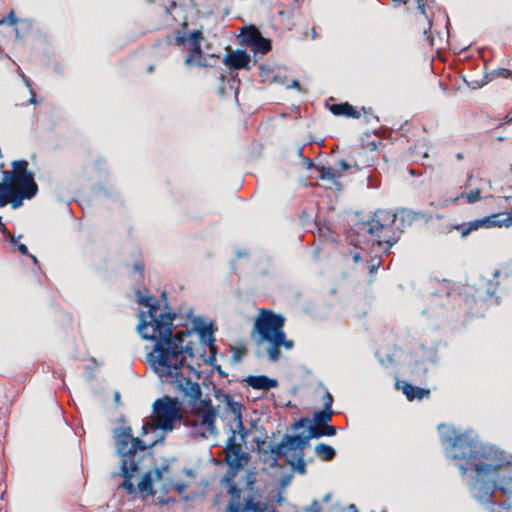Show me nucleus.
Segmentation results:
<instances>
[{"label":"nucleus","instance_id":"f257e3e1","mask_svg":"<svg viewBox=\"0 0 512 512\" xmlns=\"http://www.w3.org/2000/svg\"><path fill=\"white\" fill-rule=\"evenodd\" d=\"M151 322L145 319V312L140 314V321L137 330L141 337L145 340L155 341L152 352L148 354V361L153 371L160 379H171V383L178 392L191 398V402L195 403L201 396L202 390L198 382L191 381L190 378L183 375V368H187L196 379L202 377L203 372L196 369L191 364H185V357H181L173 362V354L177 352L176 347L171 346L172 330L165 328L158 332L157 336L145 333L144 330L150 326Z\"/></svg>","mask_w":512,"mask_h":512},{"label":"nucleus","instance_id":"f03ea898","mask_svg":"<svg viewBox=\"0 0 512 512\" xmlns=\"http://www.w3.org/2000/svg\"><path fill=\"white\" fill-rule=\"evenodd\" d=\"M285 317L280 313L262 309L255 319L253 333H256L255 343L268 344L267 354L270 362H277L281 357L280 348L291 350L294 342L287 339L284 331Z\"/></svg>","mask_w":512,"mask_h":512},{"label":"nucleus","instance_id":"7ed1b4c3","mask_svg":"<svg viewBox=\"0 0 512 512\" xmlns=\"http://www.w3.org/2000/svg\"><path fill=\"white\" fill-rule=\"evenodd\" d=\"M12 176L18 182L19 192L11 196L9 204L13 209H17L23 205L24 199H32L38 193V185L34 179V173L28 170V162L26 160H15L12 162Z\"/></svg>","mask_w":512,"mask_h":512},{"label":"nucleus","instance_id":"20e7f679","mask_svg":"<svg viewBox=\"0 0 512 512\" xmlns=\"http://www.w3.org/2000/svg\"><path fill=\"white\" fill-rule=\"evenodd\" d=\"M179 407L180 402L177 398L163 397L157 399L153 403V414L161 417V420L156 422L155 428L164 432L172 431L175 422L181 419Z\"/></svg>","mask_w":512,"mask_h":512},{"label":"nucleus","instance_id":"39448f33","mask_svg":"<svg viewBox=\"0 0 512 512\" xmlns=\"http://www.w3.org/2000/svg\"><path fill=\"white\" fill-rule=\"evenodd\" d=\"M375 216L378 219L374 221V223L367 222L363 224V229L372 236L377 231L385 228L386 224L381 221H389L390 223L398 222L399 228H405L413 223L417 218V213L407 208H401L393 214L380 210L375 213Z\"/></svg>","mask_w":512,"mask_h":512},{"label":"nucleus","instance_id":"423d86ee","mask_svg":"<svg viewBox=\"0 0 512 512\" xmlns=\"http://www.w3.org/2000/svg\"><path fill=\"white\" fill-rule=\"evenodd\" d=\"M255 443L261 460L268 464L270 468L279 467L278 459L286 456L289 451H292L289 441L286 439V435H284L282 440L276 445L271 443L266 445L265 438H256Z\"/></svg>","mask_w":512,"mask_h":512},{"label":"nucleus","instance_id":"0eeeda50","mask_svg":"<svg viewBox=\"0 0 512 512\" xmlns=\"http://www.w3.org/2000/svg\"><path fill=\"white\" fill-rule=\"evenodd\" d=\"M174 44L178 47H186L189 54L185 58V65L192 66L197 55H200L202 51L201 41L203 40V33L201 30H193L188 35L181 30L174 32Z\"/></svg>","mask_w":512,"mask_h":512},{"label":"nucleus","instance_id":"6e6552de","mask_svg":"<svg viewBox=\"0 0 512 512\" xmlns=\"http://www.w3.org/2000/svg\"><path fill=\"white\" fill-rule=\"evenodd\" d=\"M183 398L188 400V403L193 407L197 406V410L202 409L200 425L207 428L212 436H216L218 433L216 427L217 410L213 406L210 398H199L195 403L191 402V398L181 393ZM202 397V395L200 396Z\"/></svg>","mask_w":512,"mask_h":512},{"label":"nucleus","instance_id":"1a4fd4ad","mask_svg":"<svg viewBox=\"0 0 512 512\" xmlns=\"http://www.w3.org/2000/svg\"><path fill=\"white\" fill-rule=\"evenodd\" d=\"M216 331L217 327L213 321L206 323L202 317L196 316L192 319V327L184 331V336H190L192 333H196L203 347L213 346V344H215L214 334Z\"/></svg>","mask_w":512,"mask_h":512},{"label":"nucleus","instance_id":"9d476101","mask_svg":"<svg viewBox=\"0 0 512 512\" xmlns=\"http://www.w3.org/2000/svg\"><path fill=\"white\" fill-rule=\"evenodd\" d=\"M251 57L243 49H236L228 52L223 63L231 70L250 69Z\"/></svg>","mask_w":512,"mask_h":512},{"label":"nucleus","instance_id":"9b49d317","mask_svg":"<svg viewBox=\"0 0 512 512\" xmlns=\"http://www.w3.org/2000/svg\"><path fill=\"white\" fill-rule=\"evenodd\" d=\"M139 463L134 460L121 459V476L124 478L122 487L129 493H135L136 489L131 479L133 473L138 471Z\"/></svg>","mask_w":512,"mask_h":512},{"label":"nucleus","instance_id":"f8f14e48","mask_svg":"<svg viewBox=\"0 0 512 512\" xmlns=\"http://www.w3.org/2000/svg\"><path fill=\"white\" fill-rule=\"evenodd\" d=\"M244 382L247 386L262 391H269L270 389L278 387V380L271 378L267 375H248Z\"/></svg>","mask_w":512,"mask_h":512},{"label":"nucleus","instance_id":"ddd939ff","mask_svg":"<svg viewBox=\"0 0 512 512\" xmlns=\"http://www.w3.org/2000/svg\"><path fill=\"white\" fill-rule=\"evenodd\" d=\"M175 317V312H165L150 318L148 322H151L150 326L153 328V333H158L163 331L165 328H171V330H173V320Z\"/></svg>","mask_w":512,"mask_h":512},{"label":"nucleus","instance_id":"4468645a","mask_svg":"<svg viewBox=\"0 0 512 512\" xmlns=\"http://www.w3.org/2000/svg\"><path fill=\"white\" fill-rule=\"evenodd\" d=\"M12 179V172L3 171V182L0 183V207H5L9 204L11 196L15 194V189L11 186Z\"/></svg>","mask_w":512,"mask_h":512},{"label":"nucleus","instance_id":"2eb2a0df","mask_svg":"<svg viewBox=\"0 0 512 512\" xmlns=\"http://www.w3.org/2000/svg\"><path fill=\"white\" fill-rule=\"evenodd\" d=\"M479 228H484L481 219H476L470 222H463L461 224L450 225L443 228L442 233L448 234L453 230H460L461 237H467L472 231L477 230Z\"/></svg>","mask_w":512,"mask_h":512},{"label":"nucleus","instance_id":"dca6fc26","mask_svg":"<svg viewBox=\"0 0 512 512\" xmlns=\"http://www.w3.org/2000/svg\"><path fill=\"white\" fill-rule=\"evenodd\" d=\"M250 456L247 452L242 450V447H236L235 450L225 456V463L227 466H233L238 469L244 468Z\"/></svg>","mask_w":512,"mask_h":512},{"label":"nucleus","instance_id":"f3484780","mask_svg":"<svg viewBox=\"0 0 512 512\" xmlns=\"http://www.w3.org/2000/svg\"><path fill=\"white\" fill-rule=\"evenodd\" d=\"M329 110L335 116H345L353 119L360 117V113L348 102L332 104L329 106Z\"/></svg>","mask_w":512,"mask_h":512},{"label":"nucleus","instance_id":"a211bd4d","mask_svg":"<svg viewBox=\"0 0 512 512\" xmlns=\"http://www.w3.org/2000/svg\"><path fill=\"white\" fill-rule=\"evenodd\" d=\"M403 394L409 401H413L415 399H423L424 397L429 396L430 390L425 388H420L418 386H413L410 383L403 382L401 386Z\"/></svg>","mask_w":512,"mask_h":512},{"label":"nucleus","instance_id":"6ab92c4d","mask_svg":"<svg viewBox=\"0 0 512 512\" xmlns=\"http://www.w3.org/2000/svg\"><path fill=\"white\" fill-rule=\"evenodd\" d=\"M286 435V439L289 441L292 451L304 452V449L308 447L309 441L305 435V432H301L294 435Z\"/></svg>","mask_w":512,"mask_h":512},{"label":"nucleus","instance_id":"aec40b11","mask_svg":"<svg viewBox=\"0 0 512 512\" xmlns=\"http://www.w3.org/2000/svg\"><path fill=\"white\" fill-rule=\"evenodd\" d=\"M254 55H265L272 49V41L261 34L255 43L250 47Z\"/></svg>","mask_w":512,"mask_h":512},{"label":"nucleus","instance_id":"412c9836","mask_svg":"<svg viewBox=\"0 0 512 512\" xmlns=\"http://www.w3.org/2000/svg\"><path fill=\"white\" fill-rule=\"evenodd\" d=\"M484 228H493V227H507V222L505 221L504 213H494L489 216H485L481 218Z\"/></svg>","mask_w":512,"mask_h":512},{"label":"nucleus","instance_id":"4be33fe9","mask_svg":"<svg viewBox=\"0 0 512 512\" xmlns=\"http://www.w3.org/2000/svg\"><path fill=\"white\" fill-rule=\"evenodd\" d=\"M429 364L426 360H416L410 368V373L415 379L422 381L426 378Z\"/></svg>","mask_w":512,"mask_h":512},{"label":"nucleus","instance_id":"5701e85b","mask_svg":"<svg viewBox=\"0 0 512 512\" xmlns=\"http://www.w3.org/2000/svg\"><path fill=\"white\" fill-rule=\"evenodd\" d=\"M315 453L323 461H331L336 457V450L325 443L316 445Z\"/></svg>","mask_w":512,"mask_h":512},{"label":"nucleus","instance_id":"b1692460","mask_svg":"<svg viewBox=\"0 0 512 512\" xmlns=\"http://www.w3.org/2000/svg\"><path fill=\"white\" fill-rule=\"evenodd\" d=\"M261 35V32L254 28V27H249V28H246L242 33H241V44L244 45V46H247V47H251L255 41L259 38V36Z\"/></svg>","mask_w":512,"mask_h":512},{"label":"nucleus","instance_id":"393cba45","mask_svg":"<svg viewBox=\"0 0 512 512\" xmlns=\"http://www.w3.org/2000/svg\"><path fill=\"white\" fill-rule=\"evenodd\" d=\"M153 477H152V471H147L141 478L140 482L138 483V490L141 493H145L147 495H153Z\"/></svg>","mask_w":512,"mask_h":512},{"label":"nucleus","instance_id":"a878e982","mask_svg":"<svg viewBox=\"0 0 512 512\" xmlns=\"http://www.w3.org/2000/svg\"><path fill=\"white\" fill-rule=\"evenodd\" d=\"M294 456L296 457V461L289 460L288 464L292 467V472H296L300 475H305L307 472L306 462L304 459V452H295Z\"/></svg>","mask_w":512,"mask_h":512},{"label":"nucleus","instance_id":"bb28decb","mask_svg":"<svg viewBox=\"0 0 512 512\" xmlns=\"http://www.w3.org/2000/svg\"><path fill=\"white\" fill-rule=\"evenodd\" d=\"M244 510L246 512H267L268 504L261 501H255L252 496H249L245 499Z\"/></svg>","mask_w":512,"mask_h":512},{"label":"nucleus","instance_id":"cd10ccee","mask_svg":"<svg viewBox=\"0 0 512 512\" xmlns=\"http://www.w3.org/2000/svg\"><path fill=\"white\" fill-rule=\"evenodd\" d=\"M333 410L323 408L322 410H318L313 415V422L315 425H326L331 421L333 416Z\"/></svg>","mask_w":512,"mask_h":512},{"label":"nucleus","instance_id":"c85d7f7f","mask_svg":"<svg viewBox=\"0 0 512 512\" xmlns=\"http://www.w3.org/2000/svg\"><path fill=\"white\" fill-rule=\"evenodd\" d=\"M225 404L229 407L231 413L234 416H237V417L239 416V422H240L239 424L243 423L242 413H243V410L245 409V406L241 402L234 401V399L232 397H226Z\"/></svg>","mask_w":512,"mask_h":512},{"label":"nucleus","instance_id":"c756f323","mask_svg":"<svg viewBox=\"0 0 512 512\" xmlns=\"http://www.w3.org/2000/svg\"><path fill=\"white\" fill-rule=\"evenodd\" d=\"M225 404L229 407L231 413L234 416H237V417L239 416V422H240L239 424L243 423L242 413H243V410L245 409V406L241 402L234 401V399L232 397H226Z\"/></svg>","mask_w":512,"mask_h":512},{"label":"nucleus","instance_id":"7c9ffc66","mask_svg":"<svg viewBox=\"0 0 512 512\" xmlns=\"http://www.w3.org/2000/svg\"><path fill=\"white\" fill-rule=\"evenodd\" d=\"M316 169L319 172V177L322 180H335L336 178L341 177L340 171H337L334 168L326 167V166H317Z\"/></svg>","mask_w":512,"mask_h":512},{"label":"nucleus","instance_id":"2f4dec72","mask_svg":"<svg viewBox=\"0 0 512 512\" xmlns=\"http://www.w3.org/2000/svg\"><path fill=\"white\" fill-rule=\"evenodd\" d=\"M147 449H150V447H148V445L142 439L138 437H133L131 439V444L129 446L130 457H133L137 451H144Z\"/></svg>","mask_w":512,"mask_h":512},{"label":"nucleus","instance_id":"473e14b6","mask_svg":"<svg viewBox=\"0 0 512 512\" xmlns=\"http://www.w3.org/2000/svg\"><path fill=\"white\" fill-rule=\"evenodd\" d=\"M116 440V451L122 457V459L130 458L129 444L131 440L115 439Z\"/></svg>","mask_w":512,"mask_h":512},{"label":"nucleus","instance_id":"72a5a7b5","mask_svg":"<svg viewBox=\"0 0 512 512\" xmlns=\"http://www.w3.org/2000/svg\"><path fill=\"white\" fill-rule=\"evenodd\" d=\"M466 198L467 203H474L481 199V191L479 188L471 190L468 193H460L453 199V202H457L460 198Z\"/></svg>","mask_w":512,"mask_h":512},{"label":"nucleus","instance_id":"f704fd0d","mask_svg":"<svg viewBox=\"0 0 512 512\" xmlns=\"http://www.w3.org/2000/svg\"><path fill=\"white\" fill-rule=\"evenodd\" d=\"M186 336H184V332H182L181 334L178 333V334H172V337H171V346H174L176 347V350L177 352L173 354V362H176L177 360H179V356H180V350H179V347H181L184 343V338Z\"/></svg>","mask_w":512,"mask_h":512},{"label":"nucleus","instance_id":"c9c22d12","mask_svg":"<svg viewBox=\"0 0 512 512\" xmlns=\"http://www.w3.org/2000/svg\"><path fill=\"white\" fill-rule=\"evenodd\" d=\"M230 430V436L227 438L226 444H225V454H229L235 450L236 447H241L240 444L236 443V431L233 430L232 426H229Z\"/></svg>","mask_w":512,"mask_h":512},{"label":"nucleus","instance_id":"e433bc0d","mask_svg":"<svg viewBox=\"0 0 512 512\" xmlns=\"http://www.w3.org/2000/svg\"><path fill=\"white\" fill-rule=\"evenodd\" d=\"M113 434L115 439L131 440L134 437L130 426L115 428Z\"/></svg>","mask_w":512,"mask_h":512},{"label":"nucleus","instance_id":"4c0bfd02","mask_svg":"<svg viewBox=\"0 0 512 512\" xmlns=\"http://www.w3.org/2000/svg\"><path fill=\"white\" fill-rule=\"evenodd\" d=\"M258 68L260 70L261 82L276 81V76L273 75V69L271 67L260 64Z\"/></svg>","mask_w":512,"mask_h":512},{"label":"nucleus","instance_id":"58836bf2","mask_svg":"<svg viewBox=\"0 0 512 512\" xmlns=\"http://www.w3.org/2000/svg\"><path fill=\"white\" fill-rule=\"evenodd\" d=\"M227 487V493L231 496L229 501L240 502L241 497V489L238 487L236 483L225 484Z\"/></svg>","mask_w":512,"mask_h":512},{"label":"nucleus","instance_id":"ea45409f","mask_svg":"<svg viewBox=\"0 0 512 512\" xmlns=\"http://www.w3.org/2000/svg\"><path fill=\"white\" fill-rule=\"evenodd\" d=\"M495 77H503V78H511L512 79V71L506 68H497L492 70L489 74L486 75L488 80H492Z\"/></svg>","mask_w":512,"mask_h":512},{"label":"nucleus","instance_id":"a19ab883","mask_svg":"<svg viewBox=\"0 0 512 512\" xmlns=\"http://www.w3.org/2000/svg\"><path fill=\"white\" fill-rule=\"evenodd\" d=\"M240 471V469L236 468V467H233V466H227V469H226V472L221 480V482L225 485V484H229V483H235V476L238 474V472Z\"/></svg>","mask_w":512,"mask_h":512},{"label":"nucleus","instance_id":"79ce46f5","mask_svg":"<svg viewBox=\"0 0 512 512\" xmlns=\"http://www.w3.org/2000/svg\"><path fill=\"white\" fill-rule=\"evenodd\" d=\"M179 350L180 356L178 359H180L181 357H185V360L187 359V357L192 359L196 354L193 347V343L191 341L187 342L185 345L183 344L181 347H179Z\"/></svg>","mask_w":512,"mask_h":512},{"label":"nucleus","instance_id":"37998d69","mask_svg":"<svg viewBox=\"0 0 512 512\" xmlns=\"http://www.w3.org/2000/svg\"><path fill=\"white\" fill-rule=\"evenodd\" d=\"M215 57V54H206L202 52L200 55H197L195 61L192 63V65H195L200 68L207 67V60H213Z\"/></svg>","mask_w":512,"mask_h":512},{"label":"nucleus","instance_id":"c03bdc74","mask_svg":"<svg viewBox=\"0 0 512 512\" xmlns=\"http://www.w3.org/2000/svg\"><path fill=\"white\" fill-rule=\"evenodd\" d=\"M305 435L310 441L311 439H319L323 437V432L320 429H317L314 424L310 423V425L307 428V431L305 432Z\"/></svg>","mask_w":512,"mask_h":512},{"label":"nucleus","instance_id":"a18cd8bd","mask_svg":"<svg viewBox=\"0 0 512 512\" xmlns=\"http://www.w3.org/2000/svg\"><path fill=\"white\" fill-rule=\"evenodd\" d=\"M351 167H354L356 169V171H359L360 170V167L359 165L357 164V162H354L353 164L349 163L348 161L346 160H339L337 163H336V170L337 171H340V173L342 174L343 171H347L349 170Z\"/></svg>","mask_w":512,"mask_h":512},{"label":"nucleus","instance_id":"49530a36","mask_svg":"<svg viewBox=\"0 0 512 512\" xmlns=\"http://www.w3.org/2000/svg\"><path fill=\"white\" fill-rule=\"evenodd\" d=\"M376 245L379 248H382L383 244L386 246L384 247V252H389L390 248L397 242V239L387 238L385 240H381L380 235H377V238L375 239Z\"/></svg>","mask_w":512,"mask_h":512},{"label":"nucleus","instance_id":"de8ad7c7","mask_svg":"<svg viewBox=\"0 0 512 512\" xmlns=\"http://www.w3.org/2000/svg\"><path fill=\"white\" fill-rule=\"evenodd\" d=\"M159 309H160V302L158 300H156L155 298H153L150 305L148 306V311L145 312V319L147 317L153 318L154 316H156L155 314Z\"/></svg>","mask_w":512,"mask_h":512},{"label":"nucleus","instance_id":"09e8293b","mask_svg":"<svg viewBox=\"0 0 512 512\" xmlns=\"http://www.w3.org/2000/svg\"><path fill=\"white\" fill-rule=\"evenodd\" d=\"M209 349V355L205 358V364L213 365L216 362V356L218 353V348L215 344L213 346H206Z\"/></svg>","mask_w":512,"mask_h":512},{"label":"nucleus","instance_id":"8fccbe9b","mask_svg":"<svg viewBox=\"0 0 512 512\" xmlns=\"http://www.w3.org/2000/svg\"><path fill=\"white\" fill-rule=\"evenodd\" d=\"M135 294H136V297H137V302L139 304H142V305L146 306V307H148L150 305L151 301L154 298V296H152V295H148V296L142 295L140 290H136Z\"/></svg>","mask_w":512,"mask_h":512},{"label":"nucleus","instance_id":"3c124183","mask_svg":"<svg viewBox=\"0 0 512 512\" xmlns=\"http://www.w3.org/2000/svg\"><path fill=\"white\" fill-rule=\"evenodd\" d=\"M311 423V420L308 417H301L297 421L294 422L292 425V429L294 431H298L306 426H309Z\"/></svg>","mask_w":512,"mask_h":512},{"label":"nucleus","instance_id":"603ef678","mask_svg":"<svg viewBox=\"0 0 512 512\" xmlns=\"http://www.w3.org/2000/svg\"><path fill=\"white\" fill-rule=\"evenodd\" d=\"M19 22V19L16 17L14 10H11L8 15L0 20V25L7 23L9 25H15Z\"/></svg>","mask_w":512,"mask_h":512},{"label":"nucleus","instance_id":"864d4df0","mask_svg":"<svg viewBox=\"0 0 512 512\" xmlns=\"http://www.w3.org/2000/svg\"><path fill=\"white\" fill-rule=\"evenodd\" d=\"M498 282L489 280L486 284L485 295L487 298H492L497 290Z\"/></svg>","mask_w":512,"mask_h":512},{"label":"nucleus","instance_id":"5fc2aeb1","mask_svg":"<svg viewBox=\"0 0 512 512\" xmlns=\"http://www.w3.org/2000/svg\"><path fill=\"white\" fill-rule=\"evenodd\" d=\"M226 512H246V511L244 510V504L241 505L240 502L229 501V503L227 505Z\"/></svg>","mask_w":512,"mask_h":512},{"label":"nucleus","instance_id":"6e6d98bb","mask_svg":"<svg viewBox=\"0 0 512 512\" xmlns=\"http://www.w3.org/2000/svg\"><path fill=\"white\" fill-rule=\"evenodd\" d=\"M256 483V474L254 472H248L246 475V486L250 492L254 491Z\"/></svg>","mask_w":512,"mask_h":512},{"label":"nucleus","instance_id":"4d7b16f0","mask_svg":"<svg viewBox=\"0 0 512 512\" xmlns=\"http://www.w3.org/2000/svg\"><path fill=\"white\" fill-rule=\"evenodd\" d=\"M212 390L214 392V397L219 401L225 402L226 397H232L230 394L224 393V391L218 388L216 384H213Z\"/></svg>","mask_w":512,"mask_h":512},{"label":"nucleus","instance_id":"13d9d810","mask_svg":"<svg viewBox=\"0 0 512 512\" xmlns=\"http://www.w3.org/2000/svg\"><path fill=\"white\" fill-rule=\"evenodd\" d=\"M292 479H293V472L282 474L279 479V487L280 488L287 487L290 484Z\"/></svg>","mask_w":512,"mask_h":512},{"label":"nucleus","instance_id":"bf43d9fd","mask_svg":"<svg viewBox=\"0 0 512 512\" xmlns=\"http://www.w3.org/2000/svg\"><path fill=\"white\" fill-rule=\"evenodd\" d=\"M212 378H213V370H210L205 374L203 381H202V385L205 387L211 386L213 388V384H215V383L213 382Z\"/></svg>","mask_w":512,"mask_h":512},{"label":"nucleus","instance_id":"052dcab7","mask_svg":"<svg viewBox=\"0 0 512 512\" xmlns=\"http://www.w3.org/2000/svg\"><path fill=\"white\" fill-rule=\"evenodd\" d=\"M156 422H144L142 426V435H146L149 431L160 430L155 428Z\"/></svg>","mask_w":512,"mask_h":512},{"label":"nucleus","instance_id":"680f3d73","mask_svg":"<svg viewBox=\"0 0 512 512\" xmlns=\"http://www.w3.org/2000/svg\"><path fill=\"white\" fill-rule=\"evenodd\" d=\"M303 510L304 512H320L321 506L317 500H313L312 503Z\"/></svg>","mask_w":512,"mask_h":512},{"label":"nucleus","instance_id":"e2e57ef3","mask_svg":"<svg viewBox=\"0 0 512 512\" xmlns=\"http://www.w3.org/2000/svg\"><path fill=\"white\" fill-rule=\"evenodd\" d=\"M322 432H323V436L332 437V436L336 435L337 428L335 426L326 424L325 428L322 430Z\"/></svg>","mask_w":512,"mask_h":512},{"label":"nucleus","instance_id":"0e129e2a","mask_svg":"<svg viewBox=\"0 0 512 512\" xmlns=\"http://www.w3.org/2000/svg\"><path fill=\"white\" fill-rule=\"evenodd\" d=\"M144 270H145V265L143 262H136L133 265V271L139 273L141 279L144 278Z\"/></svg>","mask_w":512,"mask_h":512},{"label":"nucleus","instance_id":"69168bd1","mask_svg":"<svg viewBox=\"0 0 512 512\" xmlns=\"http://www.w3.org/2000/svg\"><path fill=\"white\" fill-rule=\"evenodd\" d=\"M323 399H324V408L332 410V404H333L332 395L328 391H326Z\"/></svg>","mask_w":512,"mask_h":512},{"label":"nucleus","instance_id":"338daca9","mask_svg":"<svg viewBox=\"0 0 512 512\" xmlns=\"http://www.w3.org/2000/svg\"><path fill=\"white\" fill-rule=\"evenodd\" d=\"M237 432L240 435V438L243 442H245V438L248 436L249 431L245 428L244 424H239V427H237Z\"/></svg>","mask_w":512,"mask_h":512},{"label":"nucleus","instance_id":"774afa93","mask_svg":"<svg viewBox=\"0 0 512 512\" xmlns=\"http://www.w3.org/2000/svg\"><path fill=\"white\" fill-rule=\"evenodd\" d=\"M380 265H381L380 258L372 259L371 264L369 265V272L374 273L379 268Z\"/></svg>","mask_w":512,"mask_h":512}]
</instances>
